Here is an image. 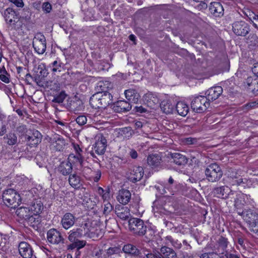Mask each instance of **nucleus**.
Listing matches in <instances>:
<instances>
[{"instance_id": "473e14b6", "label": "nucleus", "mask_w": 258, "mask_h": 258, "mask_svg": "<svg viewBox=\"0 0 258 258\" xmlns=\"http://www.w3.org/2000/svg\"><path fill=\"white\" fill-rule=\"evenodd\" d=\"M173 162L178 165H184L187 163V159L186 157L179 153H173L170 154Z\"/></svg>"}, {"instance_id": "4c0bfd02", "label": "nucleus", "mask_w": 258, "mask_h": 258, "mask_svg": "<svg viewBox=\"0 0 258 258\" xmlns=\"http://www.w3.org/2000/svg\"><path fill=\"white\" fill-rule=\"evenodd\" d=\"M17 215L21 219L25 220L28 219L31 214L29 207H21L18 208L16 212Z\"/></svg>"}, {"instance_id": "2eb2a0df", "label": "nucleus", "mask_w": 258, "mask_h": 258, "mask_svg": "<svg viewBox=\"0 0 258 258\" xmlns=\"http://www.w3.org/2000/svg\"><path fill=\"white\" fill-rule=\"evenodd\" d=\"M42 135L38 131H33L31 136L26 135V140L29 146L35 147L41 141Z\"/></svg>"}, {"instance_id": "49530a36", "label": "nucleus", "mask_w": 258, "mask_h": 258, "mask_svg": "<svg viewBox=\"0 0 258 258\" xmlns=\"http://www.w3.org/2000/svg\"><path fill=\"white\" fill-rule=\"evenodd\" d=\"M105 251L107 255L111 258L113 255H119L120 253L121 252V250L120 247L115 246L109 247Z\"/></svg>"}, {"instance_id": "e2e57ef3", "label": "nucleus", "mask_w": 258, "mask_h": 258, "mask_svg": "<svg viewBox=\"0 0 258 258\" xmlns=\"http://www.w3.org/2000/svg\"><path fill=\"white\" fill-rule=\"evenodd\" d=\"M43 9L46 13H49L51 10V6L49 3H44L43 4Z\"/></svg>"}, {"instance_id": "c03bdc74", "label": "nucleus", "mask_w": 258, "mask_h": 258, "mask_svg": "<svg viewBox=\"0 0 258 258\" xmlns=\"http://www.w3.org/2000/svg\"><path fill=\"white\" fill-rule=\"evenodd\" d=\"M177 185V182L170 176L168 180V182L166 183L165 188H167L171 194L173 195L176 191L175 186Z\"/></svg>"}, {"instance_id": "ea45409f", "label": "nucleus", "mask_w": 258, "mask_h": 258, "mask_svg": "<svg viewBox=\"0 0 258 258\" xmlns=\"http://www.w3.org/2000/svg\"><path fill=\"white\" fill-rule=\"evenodd\" d=\"M70 185L75 188H78L81 186L80 177L76 174H71L69 178Z\"/></svg>"}, {"instance_id": "603ef678", "label": "nucleus", "mask_w": 258, "mask_h": 258, "mask_svg": "<svg viewBox=\"0 0 258 258\" xmlns=\"http://www.w3.org/2000/svg\"><path fill=\"white\" fill-rule=\"evenodd\" d=\"M257 105V104L255 102H249L242 106V109L244 111H248L250 109L254 108Z\"/></svg>"}, {"instance_id": "bb28decb", "label": "nucleus", "mask_w": 258, "mask_h": 258, "mask_svg": "<svg viewBox=\"0 0 258 258\" xmlns=\"http://www.w3.org/2000/svg\"><path fill=\"white\" fill-rule=\"evenodd\" d=\"M69 161L77 166L78 169H80L83 165L84 158L81 154H70L69 157Z\"/></svg>"}, {"instance_id": "c9c22d12", "label": "nucleus", "mask_w": 258, "mask_h": 258, "mask_svg": "<svg viewBox=\"0 0 258 258\" xmlns=\"http://www.w3.org/2000/svg\"><path fill=\"white\" fill-rule=\"evenodd\" d=\"M176 111L182 116H185L188 112L189 107L184 102H178L176 105Z\"/></svg>"}, {"instance_id": "de8ad7c7", "label": "nucleus", "mask_w": 258, "mask_h": 258, "mask_svg": "<svg viewBox=\"0 0 258 258\" xmlns=\"http://www.w3.org/2000/svg\"><path fill=\"white\" fill-rule=\"evenodd\" d=\"M122 250L127 253L136 254L138 253V250L136 246L132 244H126L122 248Z\"/></svg>"}, {"instance_id": "79ce46f5", "label": "nucleus", "mask_w": 258, "mask_h": 258, "mask_svg": "<svg viewBox=\"0 0 258 258\" xmlns=\"http://www.w3.org/2000/svg\"><path fill=\"white\" fill-rule=\"evenodd\" d=\"M5 142L9 145L12 146L17 144V137L14 133H9L4 137Z\"/></svg>"}, {"instance_id": "9d476101", "label": "nucleus", "mask_w": 258, "mask_h": 258, "mask_svg": "<svg viewBox=\"0 0 258 258\" xmlns=\"http://www.w3.org/2000/svg\"><path fill=\"white\" fill-rule=\"evenodd\" d=\"M88 227L89 225L88 223H86L79 228L71 230L69 233L68 239L69 241L74 242L79 240V239L81 238L83 235H87L88 231L86 230V228H88Z\"/></svg>"}, {"instance_id": "7c9ffc66", "label": "nucleus", "mask_w": 258, "mask_h": 258, "mask_svg": "<svg viewBox=\"0 0 258 258\" xmlns=\"http://www.w3.org/2000/svg\"><path fill=\"white\" fill-rule=\"evenodd\" d=\"M161 258H177L174 250L167 246H162L160 249Z\"/></svg>"}, {"instance_id": "7ed1b4c3", "label": "nucleus", "mask_w": 258, "mask_h": 258, "mask_svg": "<svg viewBox=\"0 0 258 258\" xmlns=\"http://www.w3.org/2000/svg\"><path fill=\"white\" fill-rule=\"evenodd\" d=\"M209 106L210 102L208 101V99L204 96L195 97L191 102V108L197 113L205 111Z\"/></svg>"}, {"instance_id": "37998d69", "label": "nucleus", "mask_w": 258, "mask_h": 258, "mask_svg": "<svg viewBox=\"0 0 258 258\" xmlns=\"http://www.w3.org/2000/svg\"><path fill=\"white\" fill-rule=\"evenodd\" d=\"M100 96L98 94V92L94 94L90 99V104L93 108H100L101 104L100 103Z\"/></svg>"}, {"instance_id": "69168bd1", "label": "nucleus", "mask_w": 258, "mask_h": 258, "mask_svg": "<svg viewBox=\"0 0 258 258\" xmlns=\"http://www.w3.org/2000/svg\"><path fill=\"white\" fill-rule=\"evenodd\" d=\"M146 258H161L160 253H148L146 255Z\"/></svg>"}, {"instance_id": "f704fd0d", "label": "nucleus", "mask_w": 258, "mask_h": 258, "mask_svg": "<svg viewBox=\"0 0 258 258\" xmlns=\"http://www.w3.org/2000/svg\"><path fill=\"white\" fill-rule=\"evenodd\" d=\"M246 196L242 193L239 192L236 194L234 198V205L237 209H241L245 204V198Z\"/></svg>"}, {"instance_id": "f3484780", "label": "nucleus", "mask_w": 258, "mask_h": 258, "mask_svg": "<svg viewBox=\"0 0 258 258\" xmlns=\"http://www.w3.org/2000/svg\"><path fill=\"white\" fill-rule=\"evenodd\" d=\"M144 174L143 168L141 166H135L133 167L130 175V180L133 182L140 180Z\"/></svg>"}, {"instance_id": "9b49d317", "label": "nucleus", "mask_w": 258, "mask_h": 258, "mask_svg": "<svg viewBox=\"0 0 258 258\" xmlns=\"http://www.w3.org/2000/svg\"><path fill=\"white\" fill-rule=\"evenodd\" d=\"M107 147V141L102 135L96 137V142L93 145V151L98 155H103Z\"/></svg>"}, {"instance_id": "5fc2aeb1", "label": "nucleus", "mask_w": 258, "mask_h": 258, "mask_svg": "<svg viewBox=\"0 0 258 258\" xmlns=\"http://www.w3.org/2000/svg\"><path fill=\"white\" fill-rule=\"evenodd\" d=\"M96 258H110L107 255L106 252L102 249H100L95 252Z\"/></svg>"}, {"instance_id": "09e8293b", "label": "nucleus", "mask_w": 258, "mask_h": 258, "mask_svg": "<svg viewBox=\"0 0 258 258\" xmlns=\"http://www.w3.org/2000/svg\"><path fill=\"white\" fill-rule=\"evenodd\" d=\"M66 97V95L63 92H60L58 95L55 96L52 100L53 102L62 103Z\"/></svg>"}, {"instance_id": "bf43d9fd", "label": "nucleus", "mask_w": 258, "mask_h": 258, "mask_svg": "<svg viewBox=\"0 0 258 258\" xmlns=\"http://www.w3.org/2000/svg\"><path fill=\"white\" fill-rule=\"evenodd\" d=\"M76 244V247L78 249L83 248L86 245V241L84 240H76L74 241Z\"/></svg>"}, {"instance_id": "6e6552de", "label": "nucleus", "mask_w": 258, "mask_h": 258, "mask_svg": "<svg viewBox=\"0 0 258 258\" xmlns=\"http://www.w3.org/2000/svg\"><path fill=\"white\" fill-rule=\"evenodd\" d=\"M89 227L86 228L88 231L87 236L90 238H95L101 236L103 233V225L98 224L97 221H93L91 224L88 223Z\"/></svg>"}, {"instance_id": "c85d7f7f", "label": "nucleus", "mask_w": 258, "mask_h": 258, "mask_svg": "<svg viewBox=\"0 0 258 258\" xmlns=\"http://www.w3.org/2000/svg\"><path fill=\"white\" fill-rule=\"evenodd\" d=\"M131 197V194L129 190L126 189H121L119 191L117 197L118 201L122 205L127 204Z\"/></svg>"}, {"instance_id": "412c9836", "label": "nucleus", "mask_w": 258, "mask_h": 258, "mask_svg": "<svg viewBox=\"0 0 258 258\" xmlns=\"http://www.w3.org/2000/svg\"><path fill=\"white\" fill-rule=\"evenodd\" d=\"M113 109L117 112H124L130 111L132 109V106L126 101L120 100L114 104Z\"/></svg>"}, {"instance_id": "4be33fe9", "label": "nucleus", "mask_w": 258, "mask_h": 258, "mask_svg": "<svg viewBox=\"0 0 258 258\" xmlns=\"http://www.w3.org/2000/svg\"><path fill=\"white\" fill-rule=\"evenodd\" d=\"M210 11L216 17H220L224 14V8L221 3L219 2H212L210 4Z\"/></svg>"}, {"instance_id": "aec40b11", "label": "nucleus", "mask_w": 258, "mask_h": 258, "mask_svg": "<svg viewBox=\"0 0 258 258\" xmlns=\"http://www.w3.org/2000/svg\"><path fill=\"white\" fill-rule=\"evenodd\" d=\"M115 213L117 216L122 220L127 219L131 215L127 207L119 205L115 207Z\"/></svg>"}, {"instance_id": "2f4dec72", "label": "nucleus", "mask_w": 258, "mask_h": 258, "mask_svg": "<svg viewBox=\"0 0 258 258\" xmlns=\"http://www.w3.org/2000/svg\"><path fill=\"white\" fill-rule=\"evenodd\" d=\"M243 218L248 224V227L255 222H258V214L255 212L247 211L245 214H244Z\"/></svg>"}, {"instance_id": "dca6fc26", "label": "nucleus", "mask_w": 258, "mask_h": 258, "mask_svg": "<svg viewBox=\"0 0 258 258\" xmlns=\"http://www.w3.org/2000/svg\"><path fill=\"white\" fill-rule=\"evenodd\" d=\"M4 16L6 22L11 26L15 25L18 21L16 12L12 8H7L5 11Z\"/></svg>"}, {"instance_id": "39448f33", "label": "nucleus", "mask_w": 258, "mask_h": 258, "mask_svg": "<svg viewBox=\"0 0 258 258\" xmlns=\"http://www.w3.org/2000/svg\"><path fill=\"white\" fill-rule=\"evenodd\" d=\"M33 47L38 54L44 53L46 48V39L43 34L37 33L35 34L33 40Z\"/></svg>"}, {"instance_id": "4468645a", "label": "nucleus", "mask_w": 258, "mask_h": 258, "mask_svg": "<svg viewBox=\"0 0 258 258\" xmlns=\"http://www.w3.org/2000/svg\"><path fill=\"white\" fill-rule=\"evenodd\" d=\"M223 89L221 86H216L210 88L206 92V96L208 101L210 102V101H214L217 99L222 93Z\"/></svg>"}, {"instance_id": "f03ea898", "label": "nucleus", "mask_w": 258, "mask_h": 258, "mask_svg": "<svg viewBox=\"0 0 258 258\" xmlns=\"http://www.w3.org/2000/svg\"><path fill=\"white\" fill-rule=\"evenodd\" d=\"M206 178L210 182H216L222 176L223 172L220 167L216 163L207 166L205 171Z\"/></svg>"}, {"instance_id": "58836bf2", "label": "nucleus", "mask_w": 258, "mask_h": 258, "mask_svg": "<svg viewBox=\"0 0 258 258\" xmlns=\"http://www.w3.org/2000/svg\"><path fill=\"white\" fill-rule=\"evenodd\" d=\"M111 88L112 85L108 81H100L96 86L97 92H108L109 89Z\"/></svg>"}, {"instance_id": "6e6d98bb", "label": "nucleus", "mask_w": 258, "mask_h": 258, "mask_svg": "<svg viewBox=\"0 0 258 258\" xmlns=\"http://www.w3.org/2000/svg\"><path fill=\"white\" fill-rule=\"evenodd\" d=\"M77 123L80 125H83L87 122V118L84 115L78 116L76 119Z\"/></svg>"}, {"instance_id": "0eeeda50", "label": "nucleus", "mask_w": 258, "mask_h": 258, "mask_svg": "<svg viewBox=\"0 0 258 258\" xmlns=\"http://www.w3.org/2000/svg\"><path fill=\"white\" fill-rule=\"evenodd\" d=\"M232 31L237 36H245L250 31V27L245 21H236L232 24Z\"/></svg>"}, {"instance_id": "b1692460", "label": "nucleus", "mask_w": 258, "mask_h": 258, "mask_svg": "<svg viewBox=\"0 0 258 258\" xmlns=\"http://www.w3.org/2000/svg\"><path fill=\"white\" fill-rule=\"evenodd\" d=\"M161 158L157 154H151L147 157V163L152 168L158 167L161 164Z\"/></svg>"}, {"instance_id": "a878e982", "label": "nucleus", "mask_w": 258, "mask_h": 258, "mask_svg": "<svg viewBox=\"0 0 258 258\" xmlns=\"http://www.w3.org/2000/svg\"><path fill=\"white\" fill-rule=\"evenodd\" d=\"M126 98L132 103H137L140 96L138 92L134 89H130L124 91Z\"/></svg>"}, {"instance_id": "ddd939ff", "label": "nucleus", "mask_w": 258, "mask_h": 258, "mask_svg": "<svg viewBox=\"0 0 258 258\" xmlns=\"http://www.w3.org/2000/svg\"><path fill=\"white\" fill-rule=\"evenodd\" d=\"M244 86L254 93L258 92V78L255 76L247 77L244 82Z\"/></svg>"}, {"instance_id": "a211bd4d", "label": "nucleus", "mask_w": 258, "mask_h": 258, "mask_svg": "<svg viewBox=\"0 0 258 258\" xmlns=\"http://www.w3.org/2000/svg\"><path fill=\"white\" fill-rule=\"evenodd\" d=\"M75 222V217L70 213H66L62 217L61 224L65 229H68L73 226Z\"/></svg>"}, {"instance_id": "052dcab7", "label": "nucleus", "mask_w": 258, "mask_h": 258, "mask_svg": "<svg viewBox=\"0 0 258 258\" xmlns=\"http://www.w3.org/2000/svg\"><path fill=\"white\" fill-rule=\"evenodd\" d=\"M250 20L251 21L253 25L258 29V15L253 14L252 17L250 18Z\"/></svg>"}, {"instance_id": "6ab92c4d", "label": "nucleus", "mask_w": 258, "mask_h": 258, "mask_svg": "<svg viewBox=\"0 0 258 258\" xmlns=\"http://www.w3.org/2000/svg\"><path fill=\"white\" fill-rule=\"evenodd\" d=\"M231 190L227 186L217 187L213 189V194L217 198L226 199L229 196Z\"/></svg>"}, {"instance_id": "1a4fd4ad", "label": "nucleus", "mask_w": 258, "mask_h": 258, "mask_svg": "<svg viewBox=\"0 0 258 258\" xmlns=\"http://www.w3.org/2000/svg\"><path fill=\"white\" fill-rule=\"evenodd\" d=\"M48 241L52 244L64 243V239L61 233L54 228L49 229L47 232Z\"/></svg>"}, {"instance_id": "a19ab883", "label": "nucleus", "mask_w": 258, "mask_h": 258, "mask_svg": "<svg viewBox=\"0 0 258 258\" xmlns=\"http://www.w3.org/2000/svg\"><path fill=\"white\" fill-rule=\"evenodd\" d=\"M145 100L147 105L150 108H154L158 103V99L156 97L151 94H148L145 96Z\"/></svg>"}, {"instance_id": "a18cd8bd", "label": "nucleus", "mask_w": 258, "mask_h": 258, "mask_svg": "<svg viewBox=\"0 0 258 258\" xmlns=\"http://www.w3.org/2000/svg\"><path fill=\"white\" fill-rule=\"evenodd\" d=\"M26 220L28 221L31 226L33 227H37L40 223V217L38 215H34L33 214L29 216L28 219Z\"/></svg>"}, {"instance_id": "3c124183", "label": "nucleus", "mask_w": 258, "mask_h": 258, "mask_svg": "<svg viewBox=\"0 0 258 258\" xmlns=\"http://www.w3.org/2000/svg\"><path fill=\"white\" fill-rule=\"evenodd\" d=\"M113 207L112 205L107 202L104 205L103 214L105 215H108L112 211Z\"/></svg>"}, {"instance_id": "e433bc0d", "label": "nucleus", "mask_w": 258, "mask_h": 258, "mask_svg": "<svg viewBox=\"0 0 258 258\" xmlns=\"http://www.w3.org/2000/svg\"><path fill=\"white\" fill-rule=\"evenodd\" d=\"M230 182L233 185H241L246 183L247 180L242 176L236 174L230 176Z\"/></svg>"}, {"instance_id": "680f3d73", "label": "nucleus", "mask_w": 258, "mask_h": 258, "mask_svg": "<svg viewBox=\"0 0 258 258\" xmlns=\"http://www.w3.org/2000/svg\"><path fill=\"white\" fill-rule=\"evenodd\" d=\"M184 142L186 145H192L195 144L197 142V139L189 137L185 139Z\"/></svg>"}, {"instance_id": "8fccbe9b", "label": "nucleus", "mask_w": 258, "mask_h": 258, "mask_svg": "<svg viewBox=\"0 0 258 258\" xmlns=\"http://www.w3.org/2000/svg\"><path fill=\"white\" fill-rule=\"evenodd\" d=\"M50 67L51 68V71L53 72L57 71L60 72L61 63L57 60H54L50 64Z\"/></svg>"}, {"instance_id": "cd10ccee", "label": "nucleus", "mask_w": 258, "mask_h": 258, "mask_svg": "<svg viewBox=\"0 0 258 258\" xmlns=\"http://www.w3.org/2000/svg\"><path fill=\"white\" fill-rule=\"evenodd\" d=\"M98 94H99L100 96V103L101 108H106L109 104L111 103L112 96L110 93L98 92Z\"/></svg>"}, {"instance_id": "423d86ee", "label": "nucleus", "mask_w": 258, "mask_h": 258, "mask_svg": "<svg viewBox=\"0 0 258 258\" xmlns=\"http://www.w3.org/2000/svg\"><path fill=\"white\" fill-rule=\"evenodd\" d=\"M46 139L49 143L50 149L54 151L61 150L65 145L63 138L58 134H54L51 137H47Z\"/></svg>"}, {"instance_id": "774afa93", "label": "nucleus", "mask_w": 258, "mask_h": 258, "mask_svg": "<svg viewBox=\"0 0 258 258\" xmlns=\"http://www.w3.org/2000/svg\"><path fill=\"white\" fill-rule=\"evenodd\" d=\"M252 71L256 77L258 78V62L254 64L253 67L252 68Z\"/></svg>"}, {"instance_id": "0e129e2a", "label": "nucleus", "mask_w": 258, "mask_h": 258, "mask_svg": "<svg viewBox=\"0 0 258 258\" xmlns=\"http://www.w3.org/2000/svg\"><path fill=\"white\" fill-rule=\"evenodd\" d=\"M223 258H240L238 255L226 252Z\"/></svg>"}, {"instance_id": "13d9d810", "label": "nucleus", "mask_w": 258, "mask_h": 258, "mask_svg": "<svg viewBox=\"0 0 258 258\" xmlns=\"http://www.w3.org/2000/svg\"><path fill=\"white\" fill-rule=\"evenodd\" d=\"M248 227L251 231L258 235V222H255Z\"/></svg>"}, {"instance_id": "c756f323", "label": "nucleus", "mask_w": 258, "mask_h": 258, "mask_svg": "<svg viewBox=\"0 0 258 258\" xmlns=\"http://www.w3.org/2000/svg\"><path fill=\"white\" fill-rule=\"evenodd\" d=\"M58 170L63 175H69L72 171V163L69 161H62L58 166Z\"/></svg>"}, {"instance_id": "72a5a7b5", "label": "nucleus", "mask_w": 258, "mask_h": 258, "mask_svg": "<svg viewBox=\"0 0 258 258\" xmlns=\"http://www.w3.org/2000/svg\"><path fill=\"white\" fill-rule=\"evenodd\" d=\"M161 109L166 114L172 113L175 110V104L169 100L163 101L161 103Z\"/></svg>"}, {"instance_id": "f257e3e1", "label": "nucleus", "mask_w": 258, "mask_h": 258, "mask_svg": "<svg viewBox=\"0 0 258 258\" xmlns=\"http://www.w3.org/2000/svg\"><path fill=\"white\" fill-rule=\"evenodd\" d=\"M3 200L7 207L15 209L21 203V198L16 190L9 188L3 192Z\"/></svg>"}, {"instance_id": "4d7b16f0", "label": "nucleus", "mask_w": 258, "mask_h": 258, "mask_svg": "<svg viewBox=\"0 0 258 258\" xmlns=\"http://www.w3.org/2000/svg\"><path fill=\"white\" fill-rule=\"evenodd\" d=\"M9 2L14 4L16 7L19 8H23L24 7V3L23 0H8Z\"/></svg>"}, {"instance_id": "20e7f679", "label": "nucleus", "mask_w": 258, "mask_h": 258, "mask_svg": "<svg viewBox=\"0 0 258 258\" xmlns=\"http://www.w3.org/2000/svg\"><path fill=\"white\" fill-rule=\"evenodd\" d=\"M130 230L139 235H144L147 230V226L144 221L139 218H131L128 221Z\"/></svg>"}, {"instance_id": "393cba45", "label": "nucleus", "mask_w": 258, "mask_h": 258, "mask_svg": "<svg viewBox=\"0 0 258 258\" xmlns=\"http://www.w3.org/2000/svg\"><path fill=\"white\" fill-rule=\"evenodd\" d=\"M29 209L32 214L39 215L43 209V205L40 200H35L33 201Z\"/></svg>"}, {"instance_id": "338daca9", "label": "nucleus", "mask_w": 258, "mask_h": 258, "mask_svg": "<svg viewBox=\"0 0 258 258\" xmlns=\"http://www.w3.org/2000/svg\"><path fill=\"white\" fill-rule=\"evenodd\" d=\"M110 198V192L109 190L108 189L105 191L104 194H103L102 196V199L104 201H108Z\"/></svg>"}, {"instance_id": "864d4df0", "label": "nucleus", "mask_w": 258, "mask_h": 258, "mask_svg": "<svg viewBox=\"0 0 258 258\" xmlns=\"http://www.w3.org/2000/svg\"><path fill=\"white\" fill-rule=\"evenodd\" d=\"M200 258H219V256L216 252H209L202 254Z\"/></svg>"}, {"instance_id": "5701e85b", "label": "nucleus", "mask_w": 258, "mask_h": 258, "mask_svg": "<svg viewBox=\"0 0 258 258\" xmlns=\"http://www.w3.org/2000/svg\"><path fill=\"white\" fill-rule=\"evenodd\" d=\"M228 241L227 239L223 237H221L217 241V243L214 246V250L216 253L224 254L227 247Z\"/></svg>"}, {"instance_id": "f8f14e48", "label": "nucleus", "mask_w": 258, "mask_h": 258, "mask_svg": "<svg viewBox=\"0 0 258 258\" xmlns=\"http://www.w3.org/2000/svg\"><path fill=\"white\" fill-rule=\"evenodd\" d=\"M19 252L23 258H32L33 250L31 246L25 241L21 242L18 246Z\"/></svg>"}]
</instances>
